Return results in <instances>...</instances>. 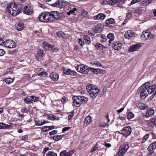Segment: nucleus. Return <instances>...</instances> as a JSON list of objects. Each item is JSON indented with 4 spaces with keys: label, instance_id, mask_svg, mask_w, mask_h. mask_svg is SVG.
Masks as SVG:
<instances>
[{
    "label": "nucleus",
    "instance_id": "nucleus-27",
    "mask_svg": "<svg viewBox=\"0 0 156 156\" xmlns=\"http://www.w3.org/2000/svg\"><path fill=\"white\" fill-rule=\"evenodd\" d=\"M148 125L150 126L156 125V118H152L148 122Z\"/></svg>",
    "mask_w": 156,
    "mask_h": 156
},
{
    "label": "nucleus",
    "instance_id": "nucleus-50",
    "mask_svg": "<svg viewBox=\"0 0 156 156\" xmlns=\"http://www.w3.org/2000/svg\"><path fill=\"white\" fill-rule=\"evenodd\" d=\"M149 134L148 133H147L144 136L143 139H142V142H144L149 137Z\"/></svg>",
    "mask_w": 156,
    "mask_h": 156
},
{
    "label": "nucleus",
    "instance_id": "nucleus-21",
    "mask_svg": "<svg viewBox=\"0 0 156 156\" xmlns=\"http://www.w3.org/2000/svg\"><path fill=\"white\" fill-rule=\"evenodd\" d=\"M50 77L54 81H57L59 78L58 74L56 73H52L49 75Z\"/></svg>",
    "mask_w": 156,
    "mask_h": 156
},
{
    "label": "nucleus",
    "instance_id": "nucleus-12",
    "mask_svg": "<svg viewBox=\"0 0 156 156\" xmlns=\"http://www.w3.org/2000/svg\"><path fill=\"white\" fill-rule=\"evenodd\" d=\"M66 3V2L64 0H58L55 3L52 4V6L54 7L62 8L65 7Z\"/></svg>",
    "mask_w": 156,
    "mask_h": 156
},
{
    "label": "nucleus",
    "instance_id": "nucleus-33",
    "mask_svg": "<svg viewBox=\"0 0 156 156\" xmlns=\"http://www.w3.org/2000/svg\"><path fill=\"white\" fill-rule=\"evenodd\" d=\"M107 37L109 39L108 42L110 43L114 39V36L113 34L112 33L108 34Z\"/></svg>",
    "mask_w": 156,
    "mask_h": 156
},
{
    "label": "nucleus",
    "instance_id": "nucleus-17",
    "mask_svg": "<svg viewBox=\"0 0 156 156\" xmlns=\"http://www.w3.org/2000/svg\"><path fill=\"white\" fill-rule=\"evenodd\" d=\"M112 47L116 50H120L122 47V44L119 42L113 41L112 43Z\"/></svg>",
    "mask_w": 156,
    "mask_h": 156
},
{
    "label": "nucleus",
    "instance_id": "nucleus-48",
    "mask_svg": "<svg viewBox=\"0 0 156 156\" xmlns=\"http://www.w3.org/2000/svg\"><path fill=\"white\" fill-rule=\"evenodd\" d=\"M48 73L46 72H41L38 74L37 75L38 76H42L44 77H45L47 76Z\"/></svg>",
    "mask_w": 156,
    "mask_h": 156
},
{
    "label": "nucleus",
    "instance_id": "nucleus-2",
    "mask_svg": "<svg viewBox=\"0 0 156 156\" xmlns=\"http://www.w3.org/2000/svg\"><path fill=\"white\" fill-rule=\"evenodd\" d=\"M73 103L76 107H79L83 102H87L88 101V98L82 96H76L73 98Z\"/></svg>",
    "mask_w": 156,
    "mask_h": 156
},
{
    "label": "nucleus",
    "instance_id": "nucleus-42",
    "mask_svg": "<svg viewBox=\"0 0 156 156\" xmlns=\"http://www.w3.org/2000/svg\"><path fill=\"white\" fill-rule=\"evenodd\" d=\"M4 81L7 84H9L12 82L13 80L10 78H7L4 80Z\"/></svg>",
    "mask_w": 156,
    "mask_h": 156
},
{
    "label": "nucleus",
    "instance_id": "nucleus-57",
    "mask_svg": "<svg viewBox=\"0 0 156 156\" xmlns=\"http://www.w3.org/2000/svg\"><path fill=\"white\" fill-rule=\"evenodd\" d=\"M35 124L37 126H40L42 125L41 122L40 121H35Z\"/></svg>",
    "mask_w": 156,
    "mask_h": 156
},
{
    "label": "nucleus",
    "instance_id": "nucleus-32",
    "mask_svg": "<svg viewBox=\"0 0 156 156\" xmlns=\"http://www.w3.org/2000/svg\"><path fill=\"white\" fill-rule=\"evenodd\" d=\"M91 91L88 93L90 94L91 97L93 98H95L97 97L99 92H95L92 91Z\"/></svg>",
    "mask_w": 156,
    "mask_h": 156
},
{
    "label": "nucleus",
    "instance_id": "nucleus-40",
    "mask_svg": "<svg viewBox=\"0 0 156 156\" xmlns=\"http://www.w3.org/2000/svg\"><path fill=\"white\" fill-rule=\"evenodd\" d=\"M84 38L86 41H87L86 43L87 44H90L91 41H90V38L87 35H85L84 36Z\"/></svg>",
    "mask_w": 156,
    "mask_h": 156
},
{
    "label": "nucleus",
    "instance_id": "nucleus-28",
    "mask_svg": "<svg viewBox=\"0 0 156 156\" xmlns=\"http://www.w3.org/2000/svg\"><path fill=\"white\" fill-rule=\"evenodd\" d=\"M45 12H42L41 14L39 15L38 18L39 20L42 22H44L45 18Z\"/></svg>",
    "mask_w": 156,
    "mask_h": 156
},
{
    "label": "nucleus",
    "instance_id": "nucleus-10",
    "mask_svg": "<svg viewBox=\"0 0 156 156\" xmlns=\"http://www.w3.org/2000/svg\"><path fill=\"white\" fill-rule=\"evenodd\" d=\"M142 46V43H139L133 44L130 46L128 50L130 52L138 51Z\"/></svg>",
    "mask_w": 156,
    "mask_h": 156
},
{
    "label": "nucleus",
    "instance_id": "nucleus-46",
    "mask_svg": "<svg viewBox=\"0 0 156 156\" xmlns=\"http://www.w3.org/2000/svg\"><path fill=\"white\" fill-rule=\"evenodd\" d=\"M91 63L93 65H94L98 67H100L101 65L100 62L97 61L93 62Z\"/></svg>",
    "mask_w": 156,
    "mask_h": 156
},
{
    "label": "nucleus",
    "instance_id": "nucleus-15",
    "mask_svg": "<svg viewBox=\"0 0 156 156\" xmlns=\"http://www.w3.org/2000/svg\"><path fill=\"white\" fill-rule=\"evenodd\" d=\"M104 147V145L100 143L97 142L94 146L91 148V152H93L98 149L101 150Z\"/></svg>",
    "mask_w": 156,
    "mask_h": 156
},
{
    "label": "nucleus",
    "instance_id": "nucleus-24",
    "mask_svg": "<svg viewBox=\"0 0 156 156\" xmlns=\"http://www.w3.org/2000/svg\"><path fill=\"white\" fill-rule=\"evenodd\" d=\"M94 89H96V86L90 84H88L86 86V89L88 92H89L92 91Z\"/></svg>",
    "mask_w": 156,
    "mask_h": 156
},
{
    "label": "nucleus",
    "instance_id": "nucleus-51",
    "mask_svg": "<svg viewBox=\"0 0 156 156\" xmlns=\"http://www.w3.org/2000/svg\"><path fill=\"white\" fill-rule=\"evenodd\" d=\"M30 97L31 99V100H32L34 102H37L39 100V98L37 97L34 96H30Z\"/></svg>",
    "mask_w": 156,
    "mask_h": 156
},
{
    "label": "nucleus",
    "instance_id": "nucleus-43",
    "mask_svg": "<svg viewBox=\"0 0 156 156\" xmlns=\"http://www.w3.org/2000/svg\"><path fill=\"white\" fill-rule=\"evenodd\" d=\"M142 9L141 8H138L134 11V13L141 15L142 14Z\"/></svg>",
    "mask_w": 156,
    "mask_h": 156
},
{
    "label": "nucleus",
    "instance_id": "nucleus-6",
    "mask_svg": "<svg viewBox=\"0 0 156 156\" xmlns=\"http://www.w3.org/2000/svg\"><path fill=\"white\" fill-rule=\"evenodd\" d=\"M90 67L83 64L78 65L76 69L78 72L84 74L88 73L90 70Z\"/></svg>",
    "mask_w": 156,
    "mask_h": 156
},
{
    "label": "nucleus",
    "instance_id": "nucleus-49",
    "mask_svg": "<svg viewBox=\"0 0 156 156\" xmlns=\"http://www.w3.org/2000/svg\"><path fill=\"white\" fill-rule=\"evenodd\" d=\"M57 35L59 37L64 38V34L62 32H58L56 33Z\"/></svg>",
    "mask_w": 156,
    "mask_h": 156
},
{
    "label": "nucleus",
    "instance_id": "nucleus-53",
    "mask_svg": "<svg viewBox=\"0 0 156 156\" xmlns=\"http://www.w3.org/2000/svg\"><path fill=\"white\" fill-rule=\"evenodd\" d=\"M66 151L65 150L61 151L60 154V156H66Z\"/></svg>",
    "mask_w": 156,
    "mask_h": 156
},
{
    "label": "nucleus",
    "instance_id": "nucleus-47",
    "mask_svg": "<svg viewBox=\"0 0 156 156\" xmlns=\"http://www.w3.org/2000/svg\"><path fill=\"white\" fill-rule=\"evenodd\" d=\"M134 116V114L131 112H129L127 115V118L129 119H132Z\"/></svg>",
    "mask_w": 156,
    "mask_h": 156
},
{
    "label": "nucleus",
    "instance_id": "nucleus-14",
    "mask_svg": "<svg viewBox=\"0 0 156 156\" xmlns=\"http://www.w3.org/2000/svg\"><path fill=\"white\" fill-rule=\"evenodd\" d=\"M156 149V141L153 142L147 148L148 151H149L148 153L149 155H151L154 153L153 150Z\"/></svg>",
    "mask_w": 156,
    "mask_h": 156
},
{
    "label": "nucleus",
    "instance_id": "nucleus-1",
    "mask_svg": "<svg viewBox=\"0 0 156 156\" xmlns=\"http://www.w3.org/2000/svg\"><path fill=\"white\" fill-rule=\"evenodd\" d=\"M150 83L147 82L141 86V88L146 87L148 89V93L149 94H152L150 97V99H152L156 94V85H153L152 86H149Z\"/></svg>",
    "mask_w": 156,
    "mask_h": 156
},
{
    "label": "nucleus",
    "instance_id": "nucleus-56",
    "mask_svg": "<svg viewBox=\"0 0 156 156\" xmlns=\"http://www.w3.org/2000/svg\"><path fill=\"white\" fill-rule=\"evenodd\" d=\"M82 14L84 16H89V14L87 12H85V11H83L82 12Z\"/></svg>",
    "mask_w": 156,
    "mask_h": 156
},
{
    "label": "nucleus",
    "instance_id": "nucleus-31",
    "mask_svg": "<svg viewBox=\"0 0 156 156\" xmlns=\"http://www.w3.org/2000/svg\"><path fill=\"white\" fill-rule=\"evenodd\" d=\"M64 136V135L54 136H53L52 138L54 140L57 141L61 140Z\"/></svg>",
    "mask_w": 156,
    "mask_h": 156
},
{
    "label": "nucleus",
    "instance_id": "nucleus-5",
    "mask_svg": "<svg viewBox=\"0 0 156 156\" xmlns=\"http://www.w3.org/2000/svg\"><path fill=\"white\" fill-rule=\"evenodd\" d=\"M43 45L44 48L47 50L50 51L54 52H57L59 51V49L57 47L53 46L46 41L43 42Z\"/></svg>",
    "mask_w": 156,
    "mask_h": 156
},
{
    "label": "nucleus",
    "instance_id": "nucleus-58",
    "mask_svg": "<svg viewBox=\"0 0 156 156\" xmlns=\"http://www.w3.org/2000/svg\"><path fill=\"white\" fill-rule=\"evenodd\" d=\"M70 128L69 127H64L62 129V132H65L68 130Z\"/></svg>",
    "mask_w": 156,
    "mask_h": 156
},
{
    "label": "nucleus",
    "instance_id": "nucleus-62",
    "mask_svg": "<svg viewBox=\"0 0 156 156\" xmlns=\"http://www.w3.org/2000/svg\"><path fill=\"white\" fill-rule=\"evenodd\" d=\"M141 0H133L131 3V4L132 5L134 4L136 2H139Z\"/></svg>",
    "mask_w": 156,
    "mask_h": 156
},
{
    "label": "nucleus",
    "instance_id": "nucleus-64",
    "mask_svg": "<svg viewBox=\"0 0 156 156\" xmlns=\"http://www.w3.org/2000/svg\"><path fill=\"white\" fill-rule=\"evenodd\" d=\"M46 126H44L42 128V130L43 131L46 132L48 131L49 130V129H47V128H48L45 127Z\"/></svg>",
    "mask_w": 156,
    "mask_h": 156
},
{
    "label": "nucleus",
    "instance_id": "nucleus-44",
    "mask_svg": "<svg viewBox=\"0 0 156 156\" xmlns=\"http://www.w3.org/2000/svg\"><path fill=\"white\" fill-rule=\"evenodd\" d=\"M77 11V9L76 8H74L73 10H70V11L67 13L68 15H70L71 14H73L75 13V12Z\"/></svg>",
    "mask_w": 156,
    "mask_h": 156
},
{
    "label": "nucleus",
    "instance_id": "nucleus-19",
    "mask_svg": "<svg viewBox=\"0 0 156 156\" xmlns=\"http://www.w3.org/2000/svg\"><path fill=\"white\" fill-rule=\"evenodd\" d=\"M90 70L91 72L95 74H97L100 73H103L105 72V71L104 70L100 69H94L90 67Z\"/></svg>",
    "mask_w": 156,
    "mask_h": 156
},
{
    "label": "nucleus",
    "instance_id": "nucleus-13",
    "mask_svg": "<svg viewBox=\"0 0 156 156\" xmlns=\"http://www.w3.org/2000/svg\"><path fill=\"white\" fill-rule=\"evenodd\" d=\"M129 148V146L128 144L125 145L119 149L117 156H123Z\"/></svg>",
    "mask_w": 156,
    "mask_h": 156
},
{
    "label": "nucleus",
    "instance_id": "nucleus-52",
    "mask_svg": "<svg viewBox=\"0 0 156 156\" xmlns=\"http://www.w3.org/2000/svg\"><path fill=\"white\" fill-rule=\"evenodd\" d=\"M74 152V150H72L68 151V152H66V156H71Z\"/></svg>",
    "mask_w": 156,
    "mask_h": 156
},
{
    "label": "nucleus",
    "instance_id": "nucleus-22",
    "mask_svg": "<svg viewBox=\"0 0 156 156\" xmlns=\"http://www.w3.org/2000/svg\"><path fill=\"white\" fill-rule=\"evenodd\" d=\"M106 17V15L103 13H99L94 17L95 20H103Z\"/></svg>",
    "mask_w": 156,
    "mask_h": 156
},
{
    "label": "nucleus",
    "instance_id": "nucleus-59",
    "mask_svg": "<svg viewBox=\"0 0 156 156\" xmlns=\"http://www.w3.org/2000/svg\"><path fill=\"white\" fill-rule=\"evenodd\" d=\"M102 144L104 145V146H106L108 147H109L111 146V144L109 143H107L106 142H105L104 144Z\"/></svg>",
    "mask_w": 156,
    "mask_h": 156
},
{
    "label": "nucleus",
    "instance_id": "nucleus-9",
    "mask_svg": "<svg viewBox=\"0 0 156 156\" xmlns=\"http://www.w3.org/2000/svg\"><path fill=\"white\" fill-rule=\"evenodd\" d=\"M121 133L124 136L127 137L131 133L132 129L129 126L124 127L121 130Z\"/></svg>",
    "mask_w": 156,
    "mask_h": 156
},
{
    "label": "nucleus",
    "instance_id": "nucleus-39",
    "mask_svg": "<svg viewBox=\"0 0 156 156\" xmlns=\"http://www.w3.org/2000/svg\"><path fill=\"white\" fill-rule=\"evenodd\" d=\"M118 2V0H110L108 1V4L112 5L116 4Z\"/></svg>",
    "mask_w": 156,
    "mask_h": 156
},
{
    "label": "nucleus",
    "instance_id": "nucleus-35",
    "mask_svg": "<svg viewBox=\"0 0 156 156\" xmlns=\"http://www.w3.org/2000/svg\"><path fill=\"white\" fill-rule=\"evenodd\" d=\"M115 23L114 20L112 18L108 19L105 22L107 24H112Z\"/></svg>",
    "mask_w": 156,
    "mask_h": 156
},
{
    "label": "nucleus",
    "instance_id": "nucleus-16",
    "mask_svg": "<svg viewBox=\"0 0 156 156\" xmlns=\"http://www.w3.org/2000/svg\"><path fill=\"white\" fill-rule=\"evenodd\" d=\"M23 12L24 13L27 15H31L33 12V10L28 6H25L23 8Z\"/></svg>",
    "mask_w": 156,
    "mask_h": 156
},
{
    "label": "nucleus",
    "instance_id": "nucleus-36",
    "mask_svg": "<svg viewBox=\"0 0 156 156\" xmlns=\"http://www.w3.org/2000/svg\"><path fill=\"white\" fill-rule=\"evenodd\" d=\"M91 118L89 116H87L85 119L84 123L86 124H90L91 122Z\"/></svg>",
    "mask_w": 156,
    "mask_h": 156
},
{
    "label": "nucleus",
    "instance_id": "nucleus-23",
    "mask_svg": "<svg viewBox=\"0 0 156 156\" xmlns=\"http://www.w3.org/2000/svg\"><path fill=\"white\" fill-rule=\"evenodd\" d=\"M64 73L65 74L70 75H75L76 74V72L71 70L70 69H64Z\"/></svg>",
    "mask_w": 156,
    "mask_h": 156
},
{
    "label": "nucleus",
    "instance_id": "nucleus-41",
    "mask_svg": "<svg viewBox=\"0 0 156 156\" xmlns=\"http://www.w3.org/2000/svg\"><path fill=\"white\" fill-rule=\"evenodd\" d=\"M47 156H57V154L54 152L50 151L48 152Z\"/></svg>",
    "mask_w": 156,
    "mask_h": 156
},
{
    "label": "nucleus",
    "instance_id": "nucleus-60",
    "mask_svg": "<svg viewBox=\"0 0 156 156\" xmlns=\"http://www.w3.org/2000/svg\"><path fill=\"white\" fill-rule=\"evenodd\" d=\"M5 42L4 41L2 38L0 37V45H4Z\"/></svg>",
    "mask_w": 156,
    "mask_h": 156
},
{
    "label": "nucleus",
    "instance_id": "nucleus-37",
    "mask_svg": "<svg viewBox=\"0 0 156 156\" xmlns=\"http://www.w3.org/2000/svg\"><path fill=\"white\" fill-rule=\"evenodd\" d=\"M138 103H137L136 105L137 106L141 109L144 110L147 107V106L145 104H139Z\"/></svg>",
    "mask_w": 156,
    "mask_h": 156
},
{
    "label": "nucleus",
    "instance_id": "nucleus-18",
    "mask_svg": "<svg viewBox=\"0 0 156 156\" xmlns=\"http://www.w3.org/2000/svg\"><path fill=\"white\" fill-rule=\"evenodd\" d=\"M135 35L136 34L134 32L131 30H129L125 32L124 37L126 38L129 39L131 37L135 36Z\"/></svg>",
    "mask_w": 156,
    "mask_h": 156
},
{
    "label": "nucleus",
    "instance_id": "nucleus-25",
    "mask_svg": "<svg viewBox=\"0 0 156 156\" xmlns=\"http://www.w3.org/2000/svg\"><path fill=\"white\" fill-rule=\"evenodd\" d=\"M23 23L22 22H20L17 23L16 26V27L17 30L20 31L23 29Z\"/></svg>",
    "mask_w": 156,
    "mask_h": 156
},
{
    "label": "nucleus",
    "instance_id": "nucleus-3",
    "mask_svg": "<svg viewBox=\"0 0 156 156\" xmlns=\"http://www.w3.org/2000/svg\"><path fill=\"white\" fill-rule=\"evenodd\" d=\"M6 10L14 16H16L21 12V9H19L17 6H16L15 3L10 4L9 6L7 8Z\"/></svg>",
    "mask_w": 156,
    "mask_h": 156
},
{
    "label": "nucleus",
    "instance_id": "nucleus-55",
    "mask_svg": "<svg viewBox=\"0 0 156 156\" xmlns=\"http://www.w3.org/2000/svg\"><path fill=\"white\" fill-rule=\"evenodd\" d=\"M57 133V131L56 130H54L50 132L49 133V135H52L55 134H56Z\"/></svg>",
    "mask_w": 156,
    "mask_h": 156
},
{
    "label": "nucleus",
    "instance_id": "nucleus-4",
    "mask_svg": "<svg viewBox=\"0 0 156 156\" xmlns=\"http://www.w3.org/2000/svg\"><path fill=\"white\" fill-rule=\"evenodd\" d=\"M50 13L52 21L54 20L55 19L60 20L65 17L63 13H60L57 11H52Z\"/></svg>",
    "mask_w": 156,
    "mask_h": 156
},
{
    "label": "nucleus",
    "instance_id": "nucleus-8",
    "mask_svg": "<svg viewBox=\"0 0 156 156\" xmlns=\"http://www.w3.org/2000/svg\"><path fill=\"white\" fill-rule=\"evenodd\" d=\"M154 37V34H151L149 30H147V32L142 34L141 38L142 40L145 41L153 38Z\"/></svg>",
    "mask_w": 156,
    "mask_h": 156
},
{
    "label": "nucleus",
    "instance_id": "nucleus-26",
    "mask_svg": "<svg viewBox=\"0 0 156 156\" xmlns=\"http://www.w3.org/2000/svg\"><path fill=\"white\" fill-rule=\"evenodd\" d=\"M106 120L107 121L106 122H104L103 123H101L99 124V126L101 127H105L108 125V123L110 121L108 115H107L106 116Z\"/></svg>",
    "mask_w": 156,
    "mask_h": 156
},
{
    "label": "nucleus",
    "instance_id": "nucleus-61",
    "mask_svg": "<svg viewBox=\"0 0 156 156\" xmlns=\"http://www.w3.org/2000/svg\"><path fill=\"white\" fill-rule=\"evenodd\" d=\"M5 53V51L2 49H0V56H3Z\"/></svg>",
    "mask_w": 156,
    "mask_h": 156
},
{
    "label": "nucleus",
    "instance_id": "nucleus-20",
    "mask_svg": "<svg viewBox=\"0 0 156 156\" xmlns=\"http://www.w3.org/2000/svg\"><path fill=\"white\" fill-rule=\"evenodd\" d=\"M45 18L44 22H51L52 21V19L51 17L50 13L49 12H45Z\"/></svg>",
    "mask_w": 156,
    "mask_h": 156
},
{
    "label": "nucleus",
    "instance_id": "nucleus-54",
    "mask_svg": "<svg viewBox=\"0 0 156 156\" xmlns=\"http://www.w3.org/2000/svg\"><path fill=\"white\" fill-rule=\"evenodd\" d=\"M79 40V43L82 46H83V45H84L85 43L84 41H83L81 39H78Z\"/></svg>",
    "mask_w": 156,
    "mask_h": 156
},
{
    "label": "nucleus",
    "instance_id": "nucleus-38",
    "mask_svg": "<svg viewBox=\"0 0 156 156\" xmlns=\"http://www.w3.org/2000/svg\"><path fill=\"white\" fill-rule=\"evenodd\" d=\"M24 101L27 104H30L32 103L33 101V100H31V99L29 98H26L24 99Z\"/></svg>",
    "mask_w": 156,
    "mask_h": 156
},
{
    "label": "nucleus",
    "instance_id": "nucleus-29",
    "mask_svg": "<svg viewBox=\"0 0 156 156\" xmlns=\"http://www.w3.org/2000/svg\"><path fill=\"white\" fill-rule=\"evenodd\" d=\"M44 55L43 53V51L41 49H39L37 51L35 55V56L40 57H42Z\"/></svg>",
    "mask_w": 156,
    "mask_h": 156
},
{
    "label": "nucleus",
    "instance_id": "nucleus-11",
    "mask_svg": "<svg viewBox=\"0 0 156 156\" xmlns=\"http://www.w3.org/2000/svg\"><path fill=\"white\" fill-rule=\"evenodd\" d=\"M4 46L9 48H14L16 47V44L12 40H8L5 42Z\"/></svg>",
    "mask_w": 156,
    "mask_h": 156
},
{
    "label": "nucleus",
    "instance_id": "nucleus-34",
    "mask_svg": "<svg viewBox=\"0 0 156 156\" xmlns=\"http://www.w3.org/2000/svg\"><path fill=\"white\" fill-rule=\"evenodd\" d=\"M95 47L98 50L100 51H102L103 50V48L105 47L102 44L99 43L96 44Z\"/></svg>",
    "mask_w": 156,
    "mask_h": 156
},
{
    "label": "nucleus",
    "instance_id": "nucleus-30",
    "mask_svg": "<svg viewBox=\"0 0 156 156\" xmlns=\"http://www.w3.org/2000/svg\"><path fill=\"white\" fill-rule=\"evenodd\" d=\"M154 110L150 108L147 110V113L145 116L147 117H148L150 116H151L154 114Z\"/></svg>",
    "mask_w": 156,
    "mask_h": 156
},
{
    "label": "nucleus",
    "instance_id": "nucleus-7",
    "mask_svg": "<svg viewBox=\"0 0 156 156\" xmlns=\"http://www.w3.org/2000/svg\"><path fill=\"white\" fill-rule=\"evenodd\" d=\"M137 92H140V97L142 99L146 98L148 96V89L146 87L141 88L140 87L137 90Z\"/></svg>",
    "mask_w": 156,
    "mask_h": 156
},
{
    "label": "nucleus",
    "instance_id": "nucleus-63",
    "mask_svg": "<svg viewBox=\"0 0 156 156\" xmlns=\"http://www.w3.org/2000/svg\"><path fill=\"white\" fill-rule=\"evenodd\" d=\"M61 101L63 103L66 102L67 101V100L66 99V97H64L63 98H62Z\"/></svg>",
    "mask_w": 156,
    "mask_h": 156
},
{
    "label": "nucleus",
    "instance_id": "nucleus-45",
    "mask_svg": "<svg viewBox=\"0 0 156 156\" xmlns=\"http://www.w3.org/2000/svg\"><path fill=\"white\" fill-rule=\"evenodd\" d=\"M144 119V118L142 117H139L136 120V121L139 124H142L143 122Z\"/></svg>",
    "mask_w": 156,
    "mask_h": 156
}]
</instances>
